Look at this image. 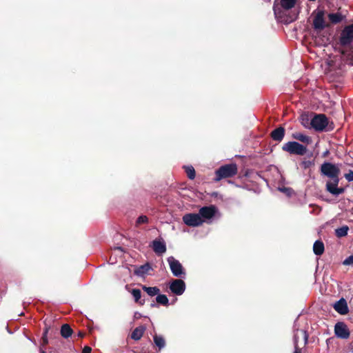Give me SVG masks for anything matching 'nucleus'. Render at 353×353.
<instances>
[{
  "mask_svg": "<svg viewBox=\"0 0 353 353\" xmlns=\"http://www.w3.org/2000/svg\"><path fill=\"white\" fill-rule=\"evenodd\" d=\"M321 173L330 179L326 183L327 190L334 196H338L343 192V188H339L340 166L329 162L323 163L321 166Z\"/></svg>",
  "mask_w": 353,
  "mask_h": 353,
  "instance_id": "nucleus-1",
  "label": "nucleus"
},
{
  "mask_svg": "<svg viewBox=\"0 0 353 353\" xmlns=\"http://www.w3.org/2000/svg\"><path fill=\"white\" fill-rule=\"evenodd\" d=\"M201 217L203 219V223H210L212 219L219 212L218 208L213 205L203 206L199 210Z\"/></svg>",
  "mask_w": 353,
  "mask_h": 353,
  "instance_id": "nucleus-2",
  "label": "nucleus"
},
{
  "mask_svg": "<svg viewBox=\"0 0 353 353\" xmlns=\"http://www.w3.org/2000/svg\"><path fill=\"white\" fill-rule=\"evenodd\" d=\"M237 173V167L236 164H228L221 167L216 172V180L223 178L231 177Z\"/></svg>",
  "mask_w": 353,
  "mask_h": 353,
  "instance_id": "nucleus-3",
  "label": "nucleus"
},
{
  "mask_svg": "<svg viewBox=\"0 0 353 353\" xmlns=\"http://www.w3.org/2000/svg\"><path fill=\"white\" fill-rule=\"evenodd\" d=\"M282 148L284 151L288 152L290 154L298 155H303L307 151L306 147L296 141L288 142L283 145Z\"/></svg>",
  "mask_w": 353,
  "mask_h": 353,
  "instance_id": "nucleus-4",
  "label": "nucleus"
},
{
  "mask_svg": "<svg viewBox=\"0 0 353 353\" xmlns=\"http://www.w3.org/2000/svg\"><path fill=\"white\" fill-rule=\"evenodd\" d=\"M184 223L190 227H198L203 223V219L200 216L199 212L185 214L183 216Z\"/></svg>",
  "mask_w": 353,
  "mask_h": 353,
  "instance_id": "nucleus-5",
  "label": "nucleus"
},
{
  "mask_svg": "<svg viewBox=\"0 0 353 353\" xmlns=\"http://www.w3.org/2000/svg\"><path fill=\"white\" fill-rule=\"evenodd\" d=\"M168 262L170 265L171 272L174 276L181 277L183 275L185 274V270L181 263L173 256L168 257Z\"/></svg>",
  "mask_w": 353,
  "mask_h": 353,
  "instance_id": "nucleus-6",
  "label": "nucleus"
},
{
  "mask_svg": "<svg viewBox=\"0 0 353 353\" xmlns=\"http://www.w3.org/2000/svg\"><path fill=\"white\" fill-rule=\"evenodd\" d=\"M311 126L317 131L323 130L328 124L327 119L324 114L316 115L310 121Z\"/></svg>",
  "mask_w": 353,
  "mask_h": 353,
  "instance_id": "nucleus-7",
  "label": "nucleus"
},
{
  "mask_svg": "<svg viewBox=\"0 0 353 353\" xmlns=\"http://www.w3.org/2000/svg\"><path fill=\"white\" fill-rule=\"evenodd\" d=\"M334 334L339 339H347L350 337V332L344 322H338L334 325Z\"/></svg>",
  "mask_w": 353,
  "mask_h": 353,
  "instance_id": "nucleus-8",
  "label": "nucleus"
},
{
  "mask_svg": "<svg viewBox=\"0 0 353 353\" xmlns=\"http://www.w3.org/2000/svg\"><path fill=\"white\" fill-rule=\"evenodd\" d=\"M324 12L318 11L313 19V26L316 30H321L326 27H328L330 24L324 19Z\"/></svg>",
  "mask_w": 353,
  "mask_h": 353,
  "instance_id": "nucleus-9",
  "label": "nucleus"
},
{
  "mask_svg": "<svg viewBox=\"0 0 353 353\" xmlns=\"http://www.w3.org/2000/svg\"><path fill=\"white\" fill-rule=\"evenodd\" d=\"M169 288L173 294L181 295L185 292V283L181 279H173L170 283Z\"/></svg>",
  "mask_w": 353,
  "mask_h": 353,
  "instance_id": "nucleus-10",
  "label": "nucleus"
},
{
  "mask_svg": "<svg viewBox=\"0 0 353 353\" xmlns=\"http://www.w3.org/2000/svg\"><path fill=\"white\" fill-rule=\"evenodd\" d=\"M353 41V24L346 26L341 32L340 41L343 46Z\"/></svg>",
  "mask_w": 353,
  "mask_h": 353,
  "instance_id": "nucleus-11",
  "label": "nucleus"
},
{
  "mask_svg": "<svg viewBox=\"0 0 353 353\" xmlns=\"http://www.w3.org/2000/svg\"><path fill=\"white\" fill-rule=\"evenodd\" d=\"M153 251L157 255H161L166 252V245L165 241L161 239H156L152 242L151 245Z\"/></svg>",
  "mask_w": 353,
  "mask_h": 353,
  "instance_id": "nucleus-12",
  "label": "nucleus"
},
{
  "mask_svg": "<svg viewBox=\"0 0 353 353\" xmlns=\"http://www.w3.org/2000/svg\"><path fill=\"white\" fill-rule=\"evenodd\" d=\"M334 309L340 314L345 315L349 312L347 301L344 298H341L340 300L336 301L334 305Z\"/></svg>",
  "mask_w": 353,
  "mask_h": 353,
  "instance_id": "nucleus-13",
  "label": "nucleus"
},
{
  "mask_svg": "<svg viewBox=\"0 0 353 353\" xmlns=\"http://www.w3.org/2000/svg\"><path fill=\"white\" fill-rule=\"evenodd\" d=\"M145 331V327L143 325H140L136 327L131 333V339H132L134 341L140 340L143 336Z\"/></svg>",
  "mask_w": 353,
  "mask_h": 353,
  "instance_id": "nucleus-14",
  "label": "nucleus"
},
{
  "mask_svg": "<svg viewBox=\"0 0 353 353\" xmlns=\"http://www.w3.org/2000/svg\"><path fill=\"white\" fill-rule=\"evenodd\" d=\"M325 251V246L323 241L321 240H317L314 242L313 245V252L317 256H321L323 254Z\"/></svg>",
  "mask_w": 353,
  "mask_h": 353,
  "instance_id": "nucleus-15",
  "label": "nucleus"
},
{
  "mask_svg": "<svg viewBox=\"0 0 353 353\" xmlns=\"http://www.w3.org/2000/svg\"><path fill=\"white\" fill-rule=\"evenodd\" d=\"M284 128L280 127L272 132L271 137L274 141H281L284 137Z\"/></svg>",
  "mask_w": 353,
  "mask_h": 353,
  "instance_id": "nucleus-16",
  "label": "nucleus"
},
{
  "mask_svg": "<svg viewBox=\"0 0 353 353\" xmlns=\"http://www.w3.org/2000/svg\"><path fill=\"white\" fill-rule=\"evenodd\" d=\"M150 270H151V266L148 263H147L142 265L139 266V268H137L134 270V274L137 276H143L145 274H148Z\"/></svg>",
  "mask_w": 353,
  "mask_h": 353,
  "instance_id": "nucleus-17",
  "label": "nucleus"
},
{
  "mask_svg": "<svg viewBox=\"0 0 353 353\" xmlns=\"http://www.w3.org/2000/svg\"><path fill=\"white\" fill-rule=\"evenodd\" d=\"M130 293L133 296V297L134 299V301L137 303H139L140 305H144L145 300L144 299H143V300L141 299V290L139 289H136V288L132 289L130 291Z\"/></svg>",
  "mask_w": 353,
  "mask_h": 353,
  "instance_id": "nucleus-18",
  "label": "nucleus"
},
{
  "mask_svg": "<svg viewBox=\"0 0 353 353\" xmlns=\"http://www.w3.org/2000/svg\"><path fill=\"white\" fill-rule=\"evenodd\" d=\"M60 332L63 338L68 339L72 336L73 330L68 324H63L61 327Z\"/></svg>",
  "mask_w": 353,
  "mask_h": 353,
  "instance_id": "nucleus-19",
  "label": "nucleus"
},
{
  "mask_svg": "<svg viewBox=\"0 0 353 353\" xmlns=\"http://www.w3.org/2000/svg\"><path fill=\"white\" fill-rule=\"evenodd\" d=\"M142 289L150 296L158 295L160 292V289L158 287H147L142 285Z\"/></svg>",
  "mask_w": 353,
  "mask_h": 353,
  "instance_id": "nucleus-20",
  "label": "nucleus"
},
{
  "mask_svg": "<svg viewBox=\"0 0 353 353\" xmlns=\"http://www.w3.org/2000/svg\"><path fill=\"white\" fill-rule=\"evenodd\" d=\"M292 137L295 139H297L303 143L309 144L311 143V139L300 132H295L292 134Z\"/></svg>",
  "mask_w": 353,
  "mask_h": 353,
  "instance_id": "nucleus-21",
  "label": "nucleus"
},
{
  "mask_svg": "<svg viewBox=\"0 0 353 353\" xmlns=\"http://www.w3.org/2000/svg\"><path fill=\"white\" fill-rule=\"evenodd\" d=\"M343 16L341 13H330L328 14V19L332 23H337L343 20Z\"/></svg>",
  "mask_w": 353,
  "mask_h": 353,
  "instance_id": "nucleus-22",
  "label": "nucleus"
},
{
  "mask_svg": "<svg viewBox=\"0 0 353 353\" xmlns=\"http://www.w3.org/2000/svg\"><path fill=\"white\" fill-rule=\"evenodd\" d=\"M154 344L159 350L163 348L165 345V341L163 336L155 334L153 337Z\"/></svg>",
  "mask_w": 353,
  "mask_h": 353,
  "instance_id": "nucleus-23",
  "label": "nucleus"
},
{
  "mask_svg": "<svg viewBox=\"0 0 353 353\" xmlns=\"http://www.w3.org/2000/svg\"><path fill=\"white\" fill-rule=\"evenodd\" d=\"M348 230L349 228L347 225H343L335 230V234L339 238L343 237L347 234Z\"/></svg>",
  "mask_w": 353,
  "mask_h": 353,
  "instance_id": "nucleus-24",
  "label": "nucleus"
},
{
  "mask_svg": "<svg viewBox=\"0 0 353 353\" xmlns=\"http://www.w3.org/2000/svg\"><path fill=\"white\" fill-rule=\"evenodd\" d=\"M156 301L157 303L163 306H168L169 305V300L166 295L158 294L156 297Z\"/></svg>",
  "mask_w": 353,
  "mask_h": 353,
  "instance_id": "nucleus-25",
  "label": "nucleus"
},
{
  "mask_svg": "<svg viewBox=\"0 0 353 353\" xmlns=\"http://www.w3.org/2000/svg\"><path fill=\"white\" fill-rule=\"evenodd\" d=\"M296 0H281V6L284 10H289L293 8Z\"/></svg>",
  "mask_w": 353,
  "mask_h": 353,
  "instance_id": "nucleus-26",
  "label": "nucleus"
},
{
  "mask_svg": "<svg viewBox=\"0 0 353 353\" xmlns=\"http://www.w3.org/2000/svg\"><path fill=\"white\" fill-rule=\"evenodd\" d=\"M299 334H300L301 337L302 338V339L303 340V346L304 347L307 343L308 334H307L306 331L303 330H300L296 334H295L294 335H298L297 344H299Z\"/></svg>",
  "mask_w": 353,
  "mask_h": 353,
  "instance_id": "nucleus-27",
  "label": "nucleus"
},
{
  "mask_svg": "<svg viewBox=\"0 0 353 353\" xmlns=\"http://www.w3.org/2000/svg\"><path fill=\"white\" fill-rule=\"evenodd\" d=\"M279 190L283 192L285 196L292 197L294 196V192L290 188H281Z\"/></svg>",
  "mask_w": 353,
  "mask_h": 353,
  "instance_id": "nucleus-28",
  "label": "nucleus"
},
{
  "mask_svg": "<svg viewBox=\"0 0 353 353\" xmlns=\"http://www.w3.org/2000/svg\"><path fill=\"white\" fill-rule=\"evenodd\" d=\"M148 222V218L145 215H141L139 216L136 221V225L139 226L143 223H147Z\"/></svg>",
  "mask_w": 353,
  "mask_h": 353,
  "instance_id": "nucleus-29",
  "label": "nucleus"
},
{
  "mask_svg": "<svg viewBox=\"0 0 353 353\" xmlns=\"http://www.w3.org/2000/svg\"><path fill=\"white\" fill-rule=\"evenodd\" d=\"M301 121L302 125L305 128H309L310 127V125H311L310 121H309V119L306 115H301Z\"/></svg>",
  "mask_w": 353,
  "mask_h": 353,
  "instance_id": "nucleus-30",
  "label": "nucleus"
},
{
  "mask_svg": "<svg viewBox=\"0 0 353 353\" xmlns=\"http://www.w3.org/2000/svg\"><path fill=\"white\" fill-rule=\"evenodd\" d=\"M48 327H46L43 333V336L41 337V340H42V343H41V345L42 346H46L48 343Z\"/></svg>",
  "mask_w": 353,
  "mask_h": 353,
  "instance_id": "nucleus-31",
  "label": "nucleus"
},
{
  "mask_svg": "<svg viewBox=\"0 0 353 353\" xmlns=\"http://www.w3.org/2000/svg\"><path fill=\"white\" fill-rule=\"evenodd\" d=\"M186 173L188 177L191 179H193L195 177V171L193 167H187Z\"/></svg>",
  "mask_w": 353,
  "mask_h": 353,
  "instance_id": "nucleus-32",
  "label": "nucleus"
},
{
  "mask_svg": "<svg viewBox=\"0 0 353 353\" xmlns=\"http://www.w3.org/2000/svg\"><path fill=\"white\" fill-rule=\"evenodd\" d=\"M297 337L298 335H294V353H301V347H299V345L297 344Z\"/></svg>",
  "mask_w": 353,
  "mask_h": 353,
  "instance_id": "nucleus-33",
  "label": "nucleus"
},
{
  "mask_svg": "<svg viewBox=\"0 0 353 353\" xmlns=\"http://www.w3.org/2000/svg\"><path fill=\"white\" fill-rule=\"evenodd\" d=\"M343 263L345 265H353V254L346 258Z\"/></svg>",
  "mask_w": 353,
  "mask_h": 353,
  "instance_id": "nucleus-34",
  "label": "nucleus"
},
{
  "mask_svg": "<svg viewBox=\"0 0 353 353\" xmlns=\"http://www.w3.org/2000/svg\"><path fill=\"white\" fill-rule=\"evenodd\" d=\"M344 176L348 181H353V171L350 170L348 173L345 174Z\"/></svg>",
  "mask_w": 353,
  "mask_h": 353,
  "instance_id": "nucleus-35",
  "label": "nucleus"
},
{
  "mask_svg": "<svg viewBox=\"0 0 353 353\" xmlns=\"http://www.w3.org/2000/svg\"><path fill=\"white\" fill-rule=\"evenodd\" d=\"M92 349L89 346H85L82 350V353H91Z\"/></svg>",
  "mask_w": 353,
  "mask_h": 353,
  "instance_id": "nucleus-36",
  "label": "nucleus"
},
{
  "mask_svg": "<svg viewBox=\"0 0 353 353\" xmlns=\"http://www.w3.org/2000/svg\"><path fill=\"white\" fill-rule=\"evenodd\" d=\"M85 334L83 332H79L78 336L80 338H83Z\"/></svg>",
  "mask_w": 353,
  "mask_h": 353,
  "instance_id": "nucleus-37",
  "label": "nucleus"
},
{
  "mask_svg": "<svg viewBox=\"0 0 353 353\" xmlns=\"http://www.w3.org/2000/svg\"><path fill=\"white\" fill-rule=\"evenodd\" d=\"M278 10H279V8H277V7L275 6L274 8V13L276 15H277L279 14Z\"/></svg>",
  "mask_w": 353,
  "mask_h": 353,
  "instance_id": "nucleus-38",
  "label": "nucleus"
},
{
  "mask_svg": "<svg viewBox=\"0 0 353 353\" xmlns=\"http://www.w3.org/2000/svg\"><path fill=\"white\" fill-rule=\"evenodd\" d=\"M150 306H151L152 307H157V303H155L154 302H153V303H151Z\"/></svg>",
  "mask_w": 353,
  "mask_h": 353,
  "instance_id": "nucleus-39",
  "label": "nucleus"
},
{
  "mask_svg": "<svg viewBox=\"0 0 353 353\" xmlns=\"http://www.w3.org/2000/svg\"><path fill=\"white\" fill-rule=\"evenodd\" d=\"M40 353H46V352H45V351H44V350H40Z\"/></svg>",
  "mask_w": 353,
  "mask_h": 353,
  "instance_id": "nucleus-40",
  "label": "nucleus"
},
{
  "mask_svg": "<svg viewBox=\"0 0 353 353\" xmlns=\"http://www.w3.org/2000/svg\"><path fill=\"white\" fill-rule=\"evenodd\" d=\"M137 314H138V313H135V317H136V318H138V317H139V315H137Z\"/></svg>",
  "mask_w": 353,
  "mask_h": 353,
  "instance_id": "nucleus-41",
  "label": "nucleus"
},
{
  "mask_svg": "<svg viewBox=\"0 0 353 353\" xmlns=\"http://www.w3.org/2000/svg\"><path fill=\"white\" fill-rule=\"evenodd\" d=\"M137 314H138V313H135V317H136V318H138V317H139V315H137Z\"/></svg>",
  "mask_w": 353,
  "mask_h": 353,
  "instance_id": "nucleus-42",
  "label": "nucleus"
}]
</instances>
